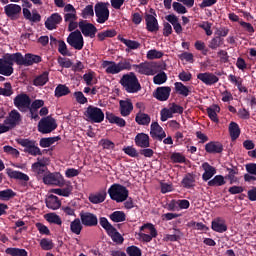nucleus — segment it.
Instances as JSON below:
<instances>
[{
	"instance_id": "1",
	"label": "nucleus",
	"mask_w": 256,
	"mask_h": 256,
	"mask_svg": "<svg viewBox=\"0 0 256 256\" xmlns=\"http://www.w3.org/2000/svg\"><path fill=\"white\" fill-rule=\"evenodd\" d=\"M133 60L131 58H122L118 63L115 61H104L102 67L106 69L109 75H117L123 71H131L133 69Z\"/></svg>"
},
{
	"instance_id": "2",
	"label": "nucleus",
	"mask_w": 256,
	"mask_h": 256,
	"mask_svg": "<svg viewBox=\"0 0 256 256\" xmlns=\"http://www.w3.org/2000/svg\"><path fill=\"white\" fill-rule=\"evenodd\" d=\"M121 87H123L126 93H139L141 91V82H139V78H137V74L135 72H128L124 74L119 81Z\"/></svg>"
},
{
	"instance_id": "3",
	"label": "nucleus",
	"mask_w": 256,
	"mask_h": 256,
	"mask_svg": "<svg viewBox=\"0 0 256 256\" xmlns=\"http://www.w3.org/2000/svg\"><path fill=\"white\" fill-rule=\"evenodd\" d=\"M108 195L116 203H125L129 199V189L121 184L114 183L108 189Z\"/></svg>"
},
{
	"instance_id": "4",
	"label": "nucleus",
	"mask_w": 256,
	"mask_h": 256,
	"mask_svg": "<svg viewBox=\"0 0 256 256\" xmlns=\"http://www.w3.org/2000/svg\"><path fill=\"white\" fill-rule=\"evenodd\" d=\"M13 63H17V53L6 54L4 59L0 58V75L11 77L14 71Z\"/></svg>"
},
{
	"instance_id": "5",
	"label": "nucleus",
	"mask_w": 256,
	"mask_h": 256,
	"mask_svg": "<svg viewBox=\"0 0 256 256\" xmlns=\"http://www.w3.org/2000/svg\"><path fill=\"white\" fill-rule=\"evenodd\" d=\"M132 69L140 75L153 76L159 73V64L155 62H142L140 64H132Z\"/></svg>"
},
{
	"instance_id": "6",
	"label": "nucleus",
	"mask_w": 256,
	"mask_h": 256,
	"mask_svg": "<svg viewBox=\"0 0 256 256\" xmlns=\"http://www.w3.org/2000/svg\"><path fill=\"white\" fill-rule=\"evenodd\" d=\"M84 116L86 121H89L90 123H103V121H105V113L103 110L93 105H89L86 108Z\"/></svg>"
},
{
	"instance_id": "7",
	"label": "nucleus",
	"mask_w": 256,
	"mask_h": 256,
	"mask_svg": "<svg viewBox=\"0 0 256 256\" xmlns=\"http://www.w3.org/2000/svg\"><path fill=\"white\" fill-rule=\"evenodd\" d=\"M17 143L18 145H21V147H24V153H28V155H32V157L43 155L41 148L37 146V142L35 140L20 138L17 140Z\"/></svg>"
},
{
	"instance_id": "8",
	"label": "nucleus",
	"mask_w": 256,
	"mask_h": 256,
	"mask_svg": "<svg viewBox=\"0 0 256 256\" xmlns=\"http://www.w3.org/2000/svg\"><path fill=\"white\" fill-rule=\"evenodd\" d=\"M41 61H43V58L36 54L27 53L23 56L20 52L16 53V65L31 67V65L41 63Z\"/></svg>"
},
{
	"instance_id": "9",
	"label": "nucleus",
	"mask_w": 256,
	"mask_h": 256,
	"mask_svg": "<svg viewBox=\"0 0 256 256\" xmlns=\"http://www.w3.org/2000/svg\"><path fill=\"white\" fill-rule=\"evenodd\" d=\"M57 120L52 116H46L38 122V131L43 135L53 133L57 129Z\"/></svg>"
},
{
	"instance_id": "10",
	"label": "nucleus",
	"mask_w": 256,
	"mask_h": 256,
	"mask_svg": "<svg viewBox=\"0 0 256 256\" xmlns=\"http://www.w3.org/2000/svg\"><path fill=\"white\" fill-rule=\"evenodd\" d=\"M67 43L70 47L76 49V51H81L85 45V40H83V34H81V31L75 30L71 32L67 37Z\"/></svg>"
},
{
	"instance_id": "11",
	"label": "nucleus",
	"mask_w": 256,
	"mask_h": 256,
	"mask_svg": "<svg viewBox=\"0 0 256 256\" xmlns=\"http://www.w3.org/2000/svg\"><path fill=\"white\" fill-rule=\"evenodd\" d=\"M94 11L97 17V23L103 24L106 23V21H109V8H107V4L103 2L96 3Z\"/></svg>"
},
{
	"instance_id": "12",
	"label": "nucleus",
	"mask_w": 256,
	"mask_h": 256,
	"mask_svg": "<svg viewBox=\"0 0 256 256\" xmlns=\"http://www.w3.org/2000/svg\"><path fill=\"white\" fill-rule=\"evenodd\" d=\"M43 183L45 185H52L55 187H63L65 185V179L61 173H49L44 175Z\"/></svg>"
},
{
	"instance_id": "13",
	"label": "nucleus",
	"mask_w": 256,
	"mask_h": 256,
	"mask_svg": "<svg viewBox=\"0 0 256 256\" xmlns=\"http://www.w3.org/2000/svg\"><path fill=\"white\" fill-rule=\"evenodd\" d=\"M79 217L84 227H97V225H99V219L94 213L82 211L80 212Z\"/></svg>"
},
{
	"instance_id": "14",
	"label": "nucleus",
	"mask_w": 256,
	"mask_h": 256,
	"mask_svg": "<svg viewBox=\"0 0 256 256\" xmlns=\"http://www.w3.org/2000/svg\"><path fill=\"white\" fill-rule=\"evenodd\" d=\"M14 105L22 113H25L29 107H31V98L27 94H18L14 98Z\"/></svg>"
},
{
	"instance_id": "15",
	"label": "nucleus",
	"mask_w": 256,
	"mask_h": 256,
	"mask_svg": "<svg viewBox=\"0 0 256 256\" xmlns=\"http://www.w3.org/2000/svg\"><path fill=\"white\" fill-rule=\"evenodd\" d=\"M79 29L84 37H90V39H95V35H97V27L87 22V20H81L79 22Z\"/></svg>"
},
{
	"instance_id": "16",
	"label": "nucleus",
	"mask_w": 256,
	"mask_h": 256,
	"mask_svg": "<svg viewBox=\"0 0 256 256\" xmlns=\"http://www.w3.org/2000/svg\"><path fill=\"white\" fill-rule=\"evenodd\" d=\"M4 13L11 21H17L21 15V6L19 4H7L4 6Z\"/></svg>"
},
{
	"instance_id": "17",
	"label": "nucleus",
	"mask_w": 256,
	"mask_h": 256,
	"mask_svg": "<svg viewBox=\"0 0 256 256\" xmlns=\"http://www.w3.org/2000/svg\"><path fill=\"white\" fill-rule=\"evenodd\" d=\"M150 137L157 141H163L167 137V134L163 131V127H161L158 122H152L150 126Z\"/></svg>"
},
{
	"instance_id": "18",
	"label": "nucleus",
	"mask_w": 256,
	"mask_h": 256,
	"mask_svg": "<svg viewBox=\"0 0 256 256\" xmlns=\"http://www.w3.org/2000/svg\"><path fill=\"white\" fill-rule=\"evenodd\" d=\"M140 229L141 231H143V229H149L150 231V235L145 233H140V239H142L144 243H151V241H153V238L157 237L158 235L155 225L151 223L144 224Z\"/></svg>"
},
{
	"instance_id": "19",
	"label": "nucleus",
	"mask_w": 256,
	"mask_h": 256,
	"mask_svg": "<svg viewBox=\"0 0 256 256\" xmlns=\"http://www.w3.org/2000/svg\"><path fill=\"white\" fill-rule=\"evenodd\" d=\"M62 21L63 17L61 16V14L53 13L47 18L44 25L46 29H48V31H53L54 29H57L58 25H61Z\"/></svg>"
},
{
	"instance_id": "20",
	"label": "nucleus",
	"mask_w": 256,
	"mask_h": 256,
	"mask_svg": "<svg viewBox=\"0 0 256 256\" xmlns=\"http://www.w3.org/2000/svg\"><path fill=\"white\" fill-rule=\"evenodd\" d=\"M197 79L202 81L204 85H215V83H219V77L211 72H204L197 74Z\"/></svg>"
},
{
	"instance_id": "21",
	"label": "nucleus",
	"mask_w": 256,
	"mask_h": 256,
	"mask_svg": "<svg viewBox=\"0 0 256 256\" xmlns=\"http://www.w3.org/2000/svg\"><path fill=\"white\" fill-rule=\"evenodd\" d=\"M153 96L157 101H167L171 96V87L169 86H161L156 88L153 93Z\"/></svg>"
},
{
	"instance_id": "22",
	"label": "nucleus",
	"mask_w": 256,
	"mask_h": 256,
	"mask_svg": "<svg viewBox=\"0 0 256 256\" xmlns=\"http://www.w3.org/2000/svg\"><path fill=\"white\" fill-rule=\"evenodd\" d=\"M146 29L150 33H157L159 31V21L153 14H145Z\"/></svg>"
},
{
	"instance_id": "23",
	"label": "nucleus",
	"mask_w": 256,
	"mask_h": 256,
	"mask_svg": "<svg viewBox=\"0 0 256 256\" xmlns=\"http://www.w3.org/2000/svg\"><path fill=\"white\" fill-rule=\"evenodd\" d=\"M206 153H210L211 155H216L223 153V144L219 141H211L205 145Z\"/></svg>"
},
{
	"instance_id": "24",
	"label": "nucleus",
	"mask_w": 256,
	"mask_h": 256,
	"mask_svg": "<svg viewBox=\"0 0 256 256\" xmlns=\"http://www.w3.org/2000/svg\"><path fill=\"white\" fill-rule=\"evenodd\" d=\"M202 169L204 171V173L202 174L203 181H209L212 177H214L217 174V169L211 166L209 162H204L202 164Z\"/></svg>"
},
{
	"instance_id": "25",
	"label": "nucleus",
	"mask_w": 256,
	"mask_h": 256,
	"mask_svg": "<svg viewBox=\"0 0 256 256\" xmlns=\"http://www.w3.org/2000/svg\"><path fill=\"white\" fill-rule=\"evenodd\" d=\"M211 229L212 231H215L216 233H225L227 231V223L225 220L221 217H218L214 219L211 223Z\"/></svg>"
},
{
	"instance_id": "26",
	"label": "nucleus",
	"mask_w": 256,
	"mask_h": 256,
	"mask_svg": "<svg viewBox=\"0 0 256 256\" xmlns=\"http://www.w3.org/2000/svg\"><path fill=\"white\" fill-rule=\"evenodd\" d=\"M120 114L122 117H129L131 115V112L133 111V102H131L130 99L127 100H120Z\"/></svg>"
},
{
	"instance_id": "27",
	"label": "nucleus",
	"mask_w": 256,
	"mask_h": 256,
	"mask_svg": "<svg viewBox=\"0 0 256 256\" xmlns=\"http://www.w3.org/2000/svg\"><path fill=\"white\" fill-rule=\"evenodd\" d=\"M135 145L137 147H141L142 149H147L151 147V143L149 142V136L145 133H138L135 138Z\"/></svg>"
},
{
	"instance_id": "28",
	"label": "nucleus",
	"mask_w": 256,
	"mask_h": 256,
	"mask_svg": "<svg viewBox=\"0 0 256 256\" xmlns=\"http://www.w3.org/2000/svg\"><path fill=\"white\" fill-rule=\"evenodd\" d=\"M46 207L51 209L52 211H57V209L61 208V200L59 197L51 194L45 199Z\"/></svg>"
},
{
	"instance_id": "29",
	"label": "nucleus",
	"mask_w": 256,
	"mask_h": 256,
	"mask_svg": "<svg viewBox=\"0 0 256 256\" xmlns=\"http://www.w3.org/2000/svg\"><path fill=\"white\" fill-rule=\"evenodd\" d=\"M21 121V114L17 110H12L9 114V117L5 120L6 125L10 127H17Z\"/></svg>"
},
{
	"instance_id": "30",
	"label": "nucleus",
	"mask_w": 256,
	"mask_h": 256,
	"mask_svg": "<svg viewBox=\"0 0 256 256\" xmlns=\"http://www.w3.org/2000/svg\"><path fill=\"white\" fill-rule=\"evenodd\" d=\"M207 115L213 123H219V118L217 117L218 113H221V107L219 105L214 104L206 109Z\"/></svg>"
},
{
	"instance_id": "31",
	"label": "nucleus",
	"mask_w": 256,
	"mask_h": 256,
	"mask_svg": "<svg viewBox=\"0 0 256 256\" xmlns=\"http://www.w3.org/2000/svg\"><path fill=\"white\" fill-rule=\"evenodd\" d=\"M88 199L93 205H99V203H103L107 199V192L102 190L96 194H90Z\"/></svg>"
},
{
	"instance_id": "32",
	"label": "nucleus",
	"mask_w": 256,
	"mask_h": 256,
	"mask_svg": "<svg viewBox=\"0 0 256 256\" xmlns=\"http://www.w3.org/2000/svg\"><path fill=\"white\" fill-rule=\"evenodd\" d=\"M49 83V72L44 71L42 74L36 76L33 80V85L35 87H43Z\"/></svg>"
},
{
	"instance_id": "33",
	"label": "nucleus",
	"mask_w": 256,
	"mask_h": 256,
	"mask_svg": "<svg viewBox=\"0 0 256 256\" xmlns=\"http://www.w3.org/2000/svg\"><path fill=\"white\" fill-rule=\"evenodd\" d=\"M118 41L123 43L125 46H127L128 49L135 51L137 49H141V43L135 41V40H129L123 38L121 35H118Z\"/></svg>"
},
{
	"instance_id": "34",
	"label": "nucleus",
	"mask_w": 256,
	"mask_h": 256,
	"mask_svg": "<svg viewBox=\"0 0 256 256\" xmlns=\"http://www.w3.org/2000/svg\"><path fill=\"white\" fill-rule=\"evenodd\" d=\"M228 131L232 141H237V139H239V135H241V128H239V124L231 122L229 124Z\"/></svg>"
},
{
	"instance_id": "35",
	"label": "nucleus",
	"mask_w": 256,
	"mask_h": 256,
	"mask_svg": "<svg viewBox=\"0 0 256 256\" xmlns=\"http://www.w3.org/2000/svg\"><path fill=\"white\" fill-rule=\"evenodd\" d=\"M70 231L74 233V235H81V231H83V222H81V219L75 218L70 223Z\"/></svg>"
},
{
	"instance_id": "36",
	"label": "nucleus",
	"mask_w": 256,
	"mask_h": 256,
	"mask_svg": "<svg viewBox=\"0 0 256 256\" xmlns=\"http://www.w3.org/2000/svg\"><path fill=\"white\" fill-rule=\"evenodd\" d=\"M69 93H71V90L65 84H59L54 91V95L57 97V99L65 97L69 95Z\"/></svg>"
},
{
	"instance_id": "37",
	"label": "nucleus",
	"mask_w": 256,
	"mask_h": 256,
	"mask_svg": "<svg viewBox=\"0 0 256 256\" xmlns=\"http://www.w3.org/2000/svg\"><path fill=\"white\" fill-rule=\"evenodd\" d=\"M8 176L10 177V179H17L18 181H25L26 183L27 181H29V175L21 171L10 170L8 172Z\"/></svg>"
},
{
	"instance_id": "38",
	"label": "nucleus",
	"mask_w": 256,
	"mask_h": 256,
	"mask_svg": "<svg viewBox=\"0 0 256 256\" xmlns=\"http://www.w3.org/2000/svg\"><path fill=\"white\" fill-rule=\"evenodd\" d=\"M175 91L178 93V95H182V97H189L191 90H189V87L185 86L182 82H176L174 84Z\"/></svg>"
},
{
	"instance_id": "39",
	"label": "nucleus",
	"mask_w": 256,
	"mask_h": 256,
	"mask_svg": "<svg viewBox=\"0 0 256 256\" xmlns=\"http://www.w3.org/2000/svg\"><path fill=\"white\" fill-rule=\"evenodd\" d=\"M135 121L138 125L147 126L151 123V116L142 112H138L135 117Z\"/></svg>"
},
{
	"instance_id": "40",
	"label": "nucleus",
	"mask_w": 256,
	"mask_h": 256,
	"mask_svg": "<svg viewBox=\"0 0 256 256\" xmlns=\"http://www.w3.org/2000/svg\"><path fill=\"white\" fill-rule=\"evenodd\" d=\"M57 141H61L60 136L41 138L39 145L40 147L47 148V147H51V145H53L54 143H57Z\"/></svg>"
},
{
	"instance_id": "41",
	"label": "nucleus",
	"mask_w": 256,
	"mask_h": 256,
	"mask_svg": "<svg viewBox=\"0 0 256 256\" xmlns=\"http://www.w3.org/2000/svg\"><path fill=\"white\" fill-rule=\"evenodd\" d=\"M109 219H111L113 223H123V221H126L127 215H125L123 211H114L109 215Z\"/></svg>"
},
{
	"instance_id": "42",
	"label": "nucleus",
	"mask_w": 256,
	"mask_h": 256,
	"mask_svg": "<svg viewBox=\"0 0 256 256\" xmlns=\"http://www.w3.org/2000/svg\"><path fill=\"white\" fill-rule=\"evenodd\" d=\"M227 183L223 175H216L213 179L208 181V187H223Z\"/></svg>"
},
{
	"instance_id": "43",
	"label": "nucleus",
	"mask_w": 256,
	"mask_h": 256,
	"mask_svg": "<svg viewBox=\"0 0 256 256\" xmlns=\"http://www.w3.org/2000/svg\"><path fill=\"white\" fill-rule=\"evenodd\" d=\"M182 185L185 189L195 187V176H193L191 173L186 174L182 179Z\"/></svg>"
},
{
	"instance_id": "44",
	"label": "nucleus",
	"mask_w": 256,
	"mask_h": 256,
	"mask_svg": "<svg viewBox=\"0 0 256 256\" xmlns=\"http://www.w3.org/2000/svg\"><path fill=\"white\" fill-rule=\"evenodd\" d=\"M5 253L10 256H29L27 250L21 248H6Z\"/></svg>"
},
{
	"instance_id": "45",
	"label": "nucleus",
	"mask_w": 256,
	"mask_h": 256,
	"mask_svg": "<svg viewBox=\"0 0 256 256\" xmlns=\"http://www.w3.org/2000/svg\"><path fill=\"white\" fill-rule=\"evenodd\" d=\"M17 193L13 189H6L0 191V201H11L13 197H16Z\"/></svg>"
},
{
	"instance_id": "46",
	"label": "nucleus",
	"mask_w": 256,
	"mask_h": 256,
	"mask_svg": "<svg viewBox=\"0 0 256 256\" xmlns=\"http://www.w3.org/2000/svg\"><path fill=\"white\" fill-rule=\"evenodd\" d=\"M223 43H225V40L221 37L216 36L209 41L208 47L209 49H212L215 51V49H217L218 47H221Z\"/></svg>"
},
{
	"instance_id": "47",
	"label": "nucleus",
	"mask_w": 256,
	"mask_h": 256,
	"mask_svg": "<svg viewBox=\"0 0 256 256\" xmlns=\"http://www.w3.org/2000/svg\"><path fill=\"white\" fill-rule=\"evenodd\" d=\"M32 170L34 173H37V175H43L45 171H47V166L43 162H36L32 164Z\"/></svg>"
},
{
	"instance_id": "48",
	"label": "nucleus",
	"mask_w": 256,
	"mask_h": 256,
	"mask_svg": "<svg viewBox=\"0 0 256 256\" xmlns=\"http://www.w3.org/2000/svg\"><path fill=\"white\" fill-rule=\"evenodd\" d=\"M153 83L155 85H163V83H167V74L164 71L158 73L153 77Z\"/></svg>"
},
{
	"instance_id": "49",
	"label": "nucleus",
	"mask_w": 256,
	"mask_h": 256,
	"mask_svg": "<svg viewBox=\"0 0 256 256\" xmlns=\"http://www.w3.org/2000/svg\"><path fill=\"white\" fill-rule=\"evenodd\" d=\"M71 187L66 188H55L51 190V193H54L55 195H60V197H69L71 195Z\"/></svg>"
},
{
	"instance_id": "50",
	"label": "nucleus",
	"mask_w": 256,
	"mask_h": 256,
	"mask_svg": "<svg viewBox=\"0 0 256 256\" xmlns=\"http://www.w3.org/2000/svg\"><path fill=\"white\" fill-rule=\"evenodd\" d=\"M164 53L162 51H159L157 49H152L147 52V59L150 61H153L154 59H161L163 57Z\"/></svg>"
},
{
	"instance_id": "51",
	"label": "nucleus",
	"mask_w": 256,
	"mask_h": 256,
	"mask_svg": "<svg viewBox=\"0 0 256 256\" xmlns=\"http://www.w3.org/2000/svg\"><path fill=\"white\" fill-rule=\"evenodd\" d=\"M99 224L101 225V227L103 229L106 230V233L108 234L109 232L113 231V229L115 228L113 225H111V223L109 222V220L105 217H100L99 218Z\"/></svg>"
},
{
	"instance_id": "52",
	"label": "nucleus",
	"mask_w": 256,
	"mask_h": 256,
	"mask_svg": "<svg viewBox=\"0 0 256 256\" xmlns=\"http://www.w3.org/2000/svg\"><path fill=\"white\" fill-rule=\"evenodd\" d=\"M40 247H41V249H43V251H51V249H53V247H55V244L53 243V240L43 238L40 241Z\"/></svg>"
},
{
	"instance_id": "53",
	"label": "nucleus",
	"mask_w": 256,
	"mask_h": 256,
	"mask_svg": "<svg viewBox=\"0 0 256 256\" xmlns=\"http://www.w3.org/2000/svg\"><path fill=\"white\" fill-rule=\"evenodd\" d=\"M109 237H111L114 243H123L124 239L123 236L117 231V228H113L112 231L108 233Z\"/></svg>"
},
{
	"instance_id": "54",
	"label": "nucleus",
	"mask_w": 256,
	"mask_h": 256,
	"mask_svg": "<svg viewBox=\"0 0 256 256\" xmlns=\"http://www.w3.org/2000/svg\"><path fill=\"white\" fill-rule=\"evenodd\" d=\"M4 87L5 88L0 87V95H3V97H11L13 95V87L11 86V83L6 82Z\"/></svg>"
},
{
	"instance_id": "55",
	"label": "nucleus",
	"mask_w": 256,
	"mask_h": 256,
	"mask_svg": "<svg viewBox=\"0 0 256 256\" xmlns=\"http://www.w3.org/2000/svg\"><path fill=\"white\" fill-rule=\"evenodd\" d=\"M46 219L48 223H54L55 225H62L63 221L61 220V217L55 213H50L46 215Z\"/></svg>"
},
{
	"instance_id": "56",
	"label": "nucleus",
	"mask_w": 256,
	"mask_h": 256,
	"mask_svg": "<svg viewBox=\"0 0 256 256\" xmlns=\"http://www.w3.org/2000/svg\"><path fill=\"white\" fill-rule=\"evenodd\" d=\"M198 27H200V29H203V31H205L208 37H211V35H213V30H211V27H213V24L211 22L204 21L200 23Z\"/></svg>"
},
{
	"instance_id": "57",
	"label": "nucleus",
	"mask_w": 256,
	"mask_h": 256,
	"mask_svg": "<svg viewBox=\"0 0 256 256\" xmlns=\"http://www.w3.org/2000/svg\"><path fill=\"white\" fill-rule=\"evenodd\" d=\"M227 171L228 175L226 176V179H229L230 184L233 185V183H237V177H235L237 173H239L237 168H227Z\"/></svg>"
},
{
	"instance_id": "58",
	"label": "nucleus",
	"mask_w": 256,
	"mask_h": 256,
	"mask_svg": "<svg viewBox=\"0 0 256 256\" xmlns=\"http://www.w3.org/2000/svg\"><path fill=\"white\" fill-rule=\"evenodd\" d=\"M194 47L196 51H201L202 55H207L209 53V49L205 45V42L198 40L194 43Z\"/></svg>"
},
{
	"instance_id": "59",
	"label": "nucleus",
	"mask_w": 256,
	"mask_h": 256,
	"mask_svg": "<svg viewBox=\"0 0 256 256\" xmlns=\"http://www.w3.org/2000/svg\"><path fill=\"white\" fill-rule=\"evenodd\" d=\"M167 119H173V112L170 108H163L160 112V120L165 122Z\"/></svg>"
},
{
	"instance_id": "60",
	"label": "nucleus",
	"mask_w": 256,
	"mask_h": 256,
	"mask_svg": "<svg viewBox=\"0 0 256 256\" xmlns=\"http://www.w3.org/2000/svg\"><path fill=\"white\" fill-rule=\"evenodd\" d=\"M126 253L128 256H141L143 253L141 252L140 248L132 245L126 248Z\"/></svg>"
},
{
	"instance_id": "61",
	"label": "nucleus",
	"mask_w": 256,
	"mask_h": 256,
	"mask_svg": "<svg viewBox=\"0 0 256 256\" xmlns=\"http://www.w3.org/2000/svg\"><path fill=\"white\" fill-rule=\"evenodd\" d=\"M170 159L172 163H185L186 158L183 156V154L179 152H174L171 154Z\"/></svg>"
},
{
	"instance_id": "62",
	"label": "nucleus",
	"mask_w": 256,
	"mask_h": 256,
	"mask_svg": "<svg viewBox=\"0 0 256 256\" xmlns=\"http://www.w3.org/2000/svg\"><path fill=\"white\" fill-rule=\"evenodd\" d=\"M58 65H60V67H63L64 69H70V67H73V62H71V59L69 58L59 57Z\"/></svg>"
},
{
	"instance_id": "63",
	"label": "nucleus",
	"mask_w": 256,
	"mask_h": 256,
	"mask_svg": "<svg viewBox=\"0 0 256 256\" xmlns=\"http://www.w3.org/2000/svg\"><path fill=\"white\" fill-rule=\"evenodd\" d=\"M122 151L129 157H139V152H137V149L133 146L124 147Z\"/></svg>"
},
{
	"instance_id": "64",
	"label": "nucleus",
	"mask_w": 256,
	"mask_h": 256,
	"mask_svg": "<svg viewBox=\"0 0 256 256\" xmlns=\"http://www.w3.org/2000/svg\"><path fill=\"white\" fill-rule=\"evenodd\" d=\"M58 52L64 57L69 55V50L67 49V44H65V41L63 40L58 41Z\"/></svg>"
}]
</instances>
